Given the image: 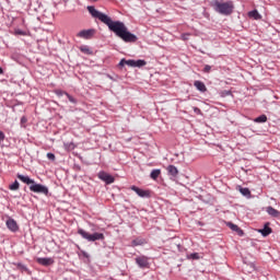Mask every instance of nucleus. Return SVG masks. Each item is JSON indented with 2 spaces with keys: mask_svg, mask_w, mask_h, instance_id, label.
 <instances>
[{
  "mask_svg": "<svg viewBox=\"0 0 280 280\" xmlns=\"http://www.w3.org/2000/svg\"><path fill=\"white\" fill-rule=\"evenodd\" d=\"M88 11L93 19H98L101 23L107 25L109 32H113L116 36H118V38H121L124 43H137V40H139V37H137V35L128 31V27L124 22L113 21L110 16H108L106 13L98 11L93 5H89Z\"/></svg>",
  "mask_w": 280,
  "mask_h": 280,
  "instance_id": "nucleus-1",
  "label": "nucleus"
},
{
  "mask_svg": "<svg viewBox=\"0 0 280 280\" xmlns=\"http://www.w3.org/2000/svg\"><path fill=\"white\" fill-rule=\"evenodd\" d=\"M211 8H213L217 14H221V16H231L233 14V10H235V4L232 0L228 1H220V0H212Z\"/></svg>",
  "mask_w": 280,
  "mask_h": 280,
  "instance_id": "nucleus-2",
  "label": "nucleus"
},
{
  "mask_svg": "<svg viewBox=\"0 0 280 280\" xmlns=\"http://www.w3.org/2000/svg\"><path fill=\"white\" fill-rule=\"evenodd\" d=\"M78 235H81L83 240H86V242H97L104 240V233L95 232L93 234L86 232L84 229L78 230Z\"/></svg>",
  "mask_w": 280,
  "mask_h": 280,
  "instance_id": "nucleus-3",
  "label": "nucleus"
},
{
  "mask_svg": "<svg viewBox=\"0 0 280 280\" xmlns=\"http://www.w3.org/2000/svg\"><path fill=\"white\" fill-rule=\"evenodd\" d=\"M30 191L33 194H43L44 196H48L49 188L43 184H37L34 179L32 185L30 186Z\"/></svg>",
  "mask_w": 280,
  "mask_h": 280,
  "instance_id": "nucleus-4",
  "label": "nucleus"
},
{
  "mask_svg": "<svg viewBox=\"0 0 280 280\" xmlns=\"http://www.w3.org/2000/svg\"><path fill=\"white\" fill-rule=\"evenodd\" d=\"M94 34H97L95 28L83 30L77 34L79 38H84L85 40H91Z\"/></svg>",
  "mask_w": 280,
  "mask_h": 280,
  "instance_id": "nucleus-5",
  "label": "nucleus"
},
{
  "mask_svg": "<svg viewBox=\"0 0 280 280\" xmlns=\"http://www.w3.org/2000/svg\"><path fill=\"white\" fill-rule=\"evenodd\" d=\"M98 178H100V180H103V183H106V185H113V183H115V177H113V175H110L104 171H101L98 173Z\"/></svg>",
  "mask_w": 280,
  "mask_h": 280,
  "instance_id": "nucleus-6",
  "label": "nucleus"
},
{
  "mask_svg": "<svg viewBox=\"0 0 280 280\" xmlns=\"http://www.w3.org/2000/svg\"><path fill=\"white\" fill-rule=\"evenodd\" d=\"M131 190L135 191L140 198H150V190H143L137 186H131Z\"/></svg>",
  "mask_w": 280,
  "mask_h": 280,
  "instance_id": "nucleus-7",
  "label": "nucleus"
},
{
  "mask_svg": "<svg viewBox=\"0 0 280 280\" xmlns=\"http://www.w3.org/2000/svg\"><path fill=\"white\" fill-rule=\"evenodd\" d=\"M136 264L140 268H150V262L148 261V257L145 256H139L136 258Z\"/></svg>",
  "mask_w": 280,
  "mask_h": 280,
  "instance_id": "nucleus-8",
  "label": "nucleus"
},
{
  "mask_svg": "<svg viewBox=\"0 0 280 280\" xmlns=\"http://www.w3.org/2000/svg\"><path fill=\"white\" fill-rule=\"evenodd\" d=\"M5 224H7V228L9 229V231H12V233H16V231H19V224L12 218L8 219Z\"/></svg>",
  "mask_w": 280,
  "mask_h": 280,
  "instance_id": "nucleus-9",
  "label": "nucleus"
},
{
  "mask_svg": "<svg viewBox=\"0 0 280 280\" xmlns=\"http://www.w3.org/2000/svg\"><path fill=\"white\" fill-rule=\"evenodd\" d=\"M226 226H229L231 231H234L235 233H237L240 237H244V230H241L237 224H234L233 222H228Z\"/></svg>",
  "mask_w": 280,
  "mask_h": 280,
  "instance_id": "nucleus-10",
  "label": "nucleus"
},
{
  "mask_svg": "<svg viewBox=\"0 0 280 280\" xmlns=\"http://www.w3.org/2000/svg\"><path fill=\"white\" fill-rule=\"evenodd\" d=\"M258 233H260L262 237H268V235L272 233V228H270V223H265L264 229L258 230Z\"/></svg>",
  "mask_w": 280,
  "mask_h": 280,
  "instance_id": "nucleus-11",
  "label": "nucleus"
},
{
  "mask_svg": "<svg viewBox=\"0 0 280 280\" xmlns=\"http://www.w3.org/2000/svg\"><path fill=\"white\" fill-rule=\"evenodd\" d=\"M36 261L40 266H54V258H49V257L37 258Z\"/></svg>",
  "mask_w": 280,
  "mask_h": 280,
  "instance_id": "nucleus-12",
  "label": "nucleus"
},
{
  "mask_svg": "<svg viewBox=\"0 0 280 280\" xmlns=\"http://www.w3.org/2000/svg\"><path fill=\"white\" fill-rule=\"evenodd\" d=\"M166 172L171 178H176V176H178V168L175 165H168Z\"/></svg>",
  "mask_w": 280,
  "mask_h": 280,
  "instance_id": "nucleus-13",
  "label": "nucleus"
},
{
  "mask_svg": "<svg viewBox=\"0 0 280 280\" xmlns=\"http://www.w3.org/2000/svg\"><path fill=\"white\" fill-rule=\"evenodd\" d=\"M194 86L197 89V91H200V93H207V85H205V82L195 81Z\"/></svg>",
  "mask_w": 280,
  "mask_h": 280,
  "instance_id": "nucleus-14",
  "label": "nucleus"
},
{
  "mask_svg": "<svg viewBox=\"0 0 280 280\" xmlns=\"http://www.w3.org/2000/svg\"><path fill=\"white\" fill-rule=\"evenodd\" d=\"M16 177L25 185H32V183H34V179L30 178L27 175L18 174Z\"/></svg>",
  "mask_w": 280,
  "mask_h": 280,
  "instance_id": "nucleus-15",
  "label": "nucleus"
},
{
  "mask_svg": "<svg viewBox=\"0 0 280 280\" xmlns=\"http://www.w3.org/2000/svg\"><path fill=\"white\" fill-rule=\"evenodd\" d=\"M266 212L268 215H271V218H279V210L272 208V206L267 207Z\"/></svg>",
  "mask_w": 280,
  "mask_h": 280,
  "instance_id": "nucleus-16",
  "label": "nucleus"
},
{
  "mask_svg": "<svg viewBox=\"0 0 280 280\" xmlns=\"http://www.w3.org/2000/svg\"><path fill=\"white\" fill-rule=\"evenodd\" d=\"M255 124H266L268 121V116L260 115L254 119Z\"/></svg>",
  "mask_w": 280,
  "mask_h": 280,
  "instance_id": "nucleus-17",
  "label": "nucleus"
},
{
  "mask_svg": "<svg viewBox=\"0 0 280 280\" xmlns=\"http://www.w3.org/2000/svg\"><path fill=\"white\" fill-rule=\"evenodd\" d=\"M248 16H250L252 19H255L256 21H259V19H261V15L257 10L249 11Z\"/></svg>",
  "mask_w": 280,
  "mask_h": 280,
  "instance_id": "nucleus-18",
  "label": "nucleus"
},
{
  "mask_svg": "<svg viewBox=\"0 0 280 280\" xmlns=\"http://www.w3.org/2000/svg\"><path fill=\"white\" fill-rule=\"evenodd\" d=\"M159 176H161V170L159 168L153 170L150 174V178H152V180H156Z\"/></svg>",
  "mask_w": 280,
  "mask_h": 280,
  "instance_id": "nucleus-19",
  "label": "nucleus"
},
{
  "mask_svg": "<svg viewBox=\"0 0 280 280\" xmlns=\"http://www.w3.org/2000/svg\"><path fill=\"white\" fill-rule=\"evenodd\" d=\"M143 244H145V240L143 238H135L131 242V246H143Z\"/></svg>",
  "mask_w": 280,
  "mask_h": 280,
  "instance_id": "nucleus-20",
  "label": "nucleus"
},
{
  "mask_svg": "<svg viewBox=\"0 0 280 280\" xmlns=\"http://www.w3.org/2000/svg\"><path fill=\"white\" fill-rule=\"evenodd\" d=\"M20 187H21V184H19V180H14L13 184L9 185V189L11 191H19Z\"/></svg>",
  "mask_w": 280,
  "mask_h": 280,
  "instance_id": "nucleus-21",
  "label": "nucleus"
},
{
  "mask_svg": "<svg viewBox=\"0 0 280 280\" xmlns=\"http://www.w3.org/2000/svg\"><path fill=\"white\" fill-rule=\"evenodd\" d=\"M145 65H148V62L143 59H138V60H135V68H139L141 69V67H145Z\"/></svg>",
  "mask_w": 280,
  "mask_h": 280,
  "instance_id": "nucleus-22",
  "label": "nucleus"
},
{
  "mask_svg": "<svg viewBox=\"0 0 280 280\" xmlns=\"http://www.w3.org/2000/svg\"><path fill=\"white\" fill-rule=\"evenodd\" d=\"M240 191L242 194V196H245L246 198H250V189L248 188H240Z\"/></svg>",
  "mask_w": 280,
  "mask_h": 280,
  "instance_id": "nucleus-23",
  "label": "nucleus"
},
{
  "mask_svg": "<svg viewBox=\"0 0 280 280\" xmlns=\"http://www.w3.org/2000/svg\"><path fill=\"white\" fill-rule=\"evenodd\" d=\"M65 148L68 152H71V150H75V144L73 142L65 143Z\"/></svg>",
  "mask_w": 280,
  "mask_h": 280,
  "instance_id": "nucleus-24",
  "label": "nucleus"
},
{
  "mask_svg": "<svg viewBox=\"0 0 280 280\" xmlns=\"http://www.w3.org/2000/svg\"><path fill=\"white\" fill-rule=\"evenodd\" d=\"M80 50L82 51V54H88V55L93 54V51H91V48H89V46H81Z\"/></svg>",
  "mask_w": 280,
  "mask_h": 280,
  "instance_id": "nucleus-25",
  "label": "nucleus"
},
{
  "mask_svg": "<svg viewBox=\"0 0 280 280\" xmlns=\"http://www.w3.org/2000/svg\"><path fill=\"white\" fill-rule=\"evenodd\" d=\"M66 97L69 100L71 104H78V100L71 96L69 93L66 94Z\"/></svg>",
  "mask_w": 280,
  "mask_h": 280,
  "instance_id": "nucleus-26",
  "label": "nucleus"
},
{
  "mask_svg": "<svg viewBox=\"0 0 280 280\" xmlns=\"http://www.w3.org/2000/svg\"><path fill=\"white\" fill-rule=\"evenodd\" d=\"M187 257H188V259H200V254L192 253V254L188 255Z\"/></svg>",
  "mask_w": 280,
  "mask_h": 280,
  "instance_id": "nucleus-27",
  "label": "nucleus"
},
{
  "mask_svg": "<svg viewBox=\"0 0 280 280\" xmlns=\"http://www.w3.org/2000/svg\"><path fill=\"white\" fill-rule=\"evenodd\" d=\"M55 94L57 97H62V95H67V92L62 91V90H56Z\"/></svg>",
  "mask_w": 280,
  "mask_h": 280,
  "instance_id": "nucleus-28",
  "label": "nucleus"
},
{
  "mask_svg": "<svg viewBox=\"0 0 280 280\" xmlns=\"http://www.w3.org/2000/svg\"><path fill=\"white\" fill-rule=\"evenodd\" d=\"M127 67H133L135 68V59H128L126 60Z\"/></svg>",
  "mask_w": 280,
  "mask_h": 280,
  "instance_id": "nucleus-29",
  "label": "nucleus"
},
{
  "mask_svg": "<svg viewBox=\"0 0 280 280\" xmlns=\"http://www.w3.org/2000/svg\"><path fill=\"white\" fill-rule=\"evenodd\" d=\"M203 73H211V66L206 65V66L203 67Z\"/></svg>",
  "mask_w": 280,
  "mask_h": 280,
  "instance_id": "nucleus-30",
  "label": "nucleus"
},
{
  "mask_svg": "<svg viewBox=\"0 0 280 280\" xmlns=\"http://www.w3.org/2000/svg\"><path fill=\"white\" fill-rule=\"evenodd\" d=\"M47 159H48L49 161H56V154H54V153H47Z\"/></svg>",
  "mask_w": 280,
  "mask_h": 280,
  "instance_id": "nucleus-31",
  "label": "nucleus"
},
{
  "mask_svg": "<svg viewBox=\"0 0 280 280\" xmlns=\"http://www.w3.org/2000/svg\"><path fill=\"white\" fill-rule=\"evenodd\" d=\"M21 126H24V124H27V117H25V116H22V118H21Z\"/></svg>",
  "mask_w": 280,
  "mask_h": 280,
  "instance_id": "nucleus-32",
  "label": "nucleus"
},
{
  "mask_svg": "<svg viewBox=\"0 0 280 280\" xmlns=\"http://www.w3.org/2000/svg\"><path fill=\"white\" fill-rule=\"evenodd\" d=\"M2 141H5V133H3V131H0V143Z\"/></svg>",
  "mask_w": 280,
  "mask_h": 280,
  "instance_id": "nucleus-33",
  "label": "nucleus"
},
{
  "mask_svg": "<svg viewBox=\"0 0 280 280\" xmlns=\"http://www.w3.org/2000/svg\"><path fill=\"white\" fill-rule=\"evenodd\" d=\"M119 67H126V59H121L119 61Z\"/></svg>",
  "mask_w": 280,
  "mask_h": 280,
  "instance_id": "nucleus-34",
  "label": "nucleus"
},
{
  "mask_svg": "<svg viewBox=\"0 0 280 280\" xmlns=\"http://www.w3.org/2000/svg\"><path fill=\"white\" fill-rule=\"evenodd\" d=\"M16 34H19L20 36H25V32L21 31V30H18L16 31Z\"/></svg>",
  "mask_w": 280,
  "mask_h": 280,
  "instance_id": "nucleus-35",
  "label": "nucleus"
},
{
  "mask_svg": "<svg viewBox=\"0 0 280 280\" xmlns=\"http://www.w3.org/2000/svg\"><path fill=\"white\" fill-rule=\"evenodd\" d=\"M229 95H231V91H224L223 92V96H229Z\"/></svg>",
  "mask_w": 280,
  "mask_h": 280,
  "instance_id": "nucleus-36",
  "label": "nucleus"
},
{
  "mask_svg": "<svg viewBox=\"0 0 280 280\" xmlns=\"http://www.w3.org/2000/svg\"><path fill=\"white\" fill-rule=\"evenodd\" d=\"M0 75H3V68L0 67Z\"/></svg>",
  "mask_w": 280,
  "mask_h": 280,
  "instance_id": "nucleus-37",
  "label": "nucleus"
},
{
  "mask_svg": "<svg viewBox=\"0 0 280 280\" xmlns=\"http://www.w3.org/2000/svg\"><path fill=\"white\" fill-rule=\"evenodd\" d=\"M93 1H97V0H93Z\"/></svg>",
  "mask_w": 280,
  "mask_h": 280,
  "instance_id": "nucleus-38",
  "label": "nucleus"
}]
</instances>
